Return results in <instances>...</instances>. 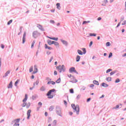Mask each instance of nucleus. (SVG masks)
Returning a JSON list of instances; mask_svg holds the SVG:
<instances>
[{"label": "nucleus", "instance_id": "nucleus-58", "mask_svg": "<svg viewBox=\"0 0 126 126\" xmlns=\"http://www.w3.org/2000/svg\"><path fill=\"white\" fill-rule=\"evenodd\" d=\"M38 104L40 105V107H41V106L42 105V103L41 102H38Z\"/></svg>", "mask_w": 126, "mask_h": 126}, {"label": "nucleus", "instance_id": "nucleus-11", "mask_svg": "<svg viewBox=\"0 0 126 126\" xmlns=\"http://www.w3.org/2000/svg\"><path fill=\"white\" fill-rule=\"evenodd\" d=\"M37 28H38L39 29H40L41 30H44L43 26L40 24H37Z\"/></svg>", "mask_w": 126, "mask_h": 126}, {"label": "nucleus", "instance_id": "nucleus-40", "mask_svg": "<svg viewBox=\"0 0 126 126\" xmlns=\"http://www.w3.org/2000/svg\"><path fill=\"white\" fill-rule=\"evenodd\" d=\"M57 120H54V122L53 123V124L54 125V126H56L57 125Z\"/></svg>", "mask_w": 126, "mask_h": 126}, {"label": "nucleus", "instance_id": "nucleus-3", "mask_svg": "<svg viewBox=\"0 0 126 126\" xmlns=\"http://www.w3.org/2000/svg\"><path fill=\"white\" fill-rule=\"evenodd\" d=\"M71 107L73 110H75L77 115L79 114V105L74 104L73 103L71 104Z\"/></svg>", "mask_w": 126, "mask_h": 126}, {"label": "nucleus", "instance_id": "nucleus-45", "mask_svg": "<svg viewBox=\"0 0 126 126\" xmlns=\"http://www.w3.org/2000/svg\"><path fill=\"white\" fill-rule=\"evenodd\" d=\"M26 41V38L23 37V44H24Z\"/></svg>", "mask_w": 126, "mask_h": 126}, {"label": "nucleus", "instance_id": "nucleus-39", "mask_svg": "<svg viewBox=\"0 0 126 126\" xmlns=\"http://www.w3.org/2000/svg\"><path fill=\"white\" fill-rule=\"evenodd\" d=\"M106 45L107 47H109L110 46V43L109 42H106Z\"/></svg>", "mask_w": 126, "mask_h": 126}, {"label": "nucleus", "instance_id": "nucleus-7", "mask_svg": "<svg viewBox=\"0 0 126 126\" xmlns=\"http://www.w3.org/2000/svg\"><path fill=\"white\" fill-rule=\"evenodd\" d=\"M31 112H32V110L31 109H29L28 111V112H27V119H30V117L31 116Z\"/></svg>", "mask_w": 126, "mask_h": 126}, {"label": "nucleus", "instance_id": "nucleus-61", "mask_svg": "<svg viewBox=\"0 0 126 126\" xmlns=\"http://www.w3.org/2000/svg\"><path fill=\"white\" fill-rule=\"evenodd\" d=\"M55 9H53L51 10V12H52V13L55 12Z\"/></svg>", "mask_w": 126, "mask_h": 126}, {"label": "nucleus", "instance_id": "nucleus-54", "mask_svg": "<svg viewBox=\"0 0 126 126\" xmlns=\"http://www.w3.org/2000/svg\"><path fill=\"white\" fill-rule=\"evenodd\" d=\"M54 75H58V72H57V71H56V70H55V71H54Z\"/></svg>", "mask_w": 126, "mask_h": 126}, {"label": "nucleus", "instance_id": "nucleus-49", "mask_svg": "<svg viewBox=\"0 0 126 126\" xmlns=\"http://www.w3.org/2000/svg\"><path fill=\"white\" fill-rule=\"evenodd\" d=\"M119 108V105H116V106H115V107H114L113 109H118Z\"/></svg>", "mask_w": 126, "mask_h": 126}, {"label": "nucleus", "instance_id": "nucleus-51", "mask_svg": "<svg viewBox=\"0 0 126 126\" xmlns=\"http://www.w3.org/2000/svg\"><path fill=\"white\" fill-rule=\"evenodd\" d=\"M20 124L18 123H15L13 126H19Z\"/></svg>", "mask_w": 126, "mask_h": 126}, {"label": "nucleus", "instance_id": "nucleus-23", "mask_svg": "<svg viewBox=\"0 0 126 126\" xmlns=\"http://www.w3.org/2000/svg\"><path fill=\"white\" fill-rule=\"evenodd\" d=\"M20 119H19V118H18L17 119H15L14 120V122H16L15 123H17V124L19 123L20 122Z\"/></svg>", "mask_w": 126, "mask_h": 126}, {"label": "nucleus", "instance_id": "nucleus-15", "mask_svg": "<svg viewBox=\"0 0 126 126\" xmlns=\"http://www.w3.org/2000/svg\"><path fill=\"white\" fill-rule=\"evenodd\" d=\"M48 38L51 39V40H55V41H58V38L57 37H48Z\"/></svg>", "mask_w": 126, "mask_h": 126}, {"label": "nucleus", "instance_id": "nucleus-19", "mask_svg": "<svg viewBox=\"0 0 126 126\" xmlns=\"http://www.w3.org/2000/svg\"><path fill=\"white\" fill-rule=\"evenodd\" d=\"M10 71L7 70L4 74V77H7L8 75V74H10Z\"/></svg>", "mask_w": 126, "mask_h": 126}, {"label": "nucleus", "instance_id": "nucleus-10", "mask_svg": "<svg viewBox=\"0 0 126 126\" xmlns=\"http://www.w3.org/2000/svg\"><path fill=\"white\" fill-rule=\"evenodd\" d=\"M12 87H13V82L12 81H11L7 86V88L10 89V88H12Z\"/></svg>", "mask_w": 126, "mask_h": 126}, {"label": "nucleus", "instance_id": "nucleus-4", "mask_svg": "<svg viewBox=\"0 0 126 126\" xmlns=\"http://www.w3.org/2000/svg\"><path fill=\"white\" fill-rule=\"evenodd\" d=\"M56 113L59 115V116H61V114H62V108L60 107V106H57L56 107Z\"/></svg>", "mask_w": 126, "mask_h": 126}, {"label": "nucleus", "instance_id": "nucleus-62", "mask_svg": "<svg viewBox=\"0 0 126 126\" xmlns=\"http://www.w3.org/2000/svg\"><path fill=\"white\" fill-rule=\"evenodd\" d=\"M91 100V98H89L87 99V102H89Z\"/></svg>", "mask_w": 126, "mask_h": 126}, {"label": "nucleus", "instance_id": "nucleus-13", "mask_svg": "<svg viewBox=\"0 0 126 126\" xmlns=\"http://www.w3.org/2000/svg\"><path fill=\"white\" fill-rule=\"evenodd\" d=\"M51 84L53 85H54L56 84V82L55 81H51L48 82V83H47L48 85H50Z\"/></svg>", "mask_w": 126, "mask_h": 126}, {"label": "nucleus", "instance_id": "nucleus-37", "mask_svg": "<svg viewBox=\"0 0 126 126\" xmlns=\"http://www.w3.org/2000/svg\"><path fill=\"white\" fill-rule=\"evenodd\" d=\"M116 73V71H113L110 72V75H114Z\"/></svg>", "mask_w": 126, "mask_h": 126}, {"label": "nucleus", "instance_id": "nucleus-14", "mask_svg": "<svg viewBox=\"0 0 126 126\" xmlns=\"http://www.w3.org/2000/svg\"><path fill=\"white\" fill-rule=\"evenodd\" d=\"M55 109V106L54 105H51V106H50L49 110L50 111H52L54 110Z\"/></svg>", "mask_w": 126, "mask_h": 126}, {"label": "nucleus", "instance_id": "nucleus-63", "mask_svg": "<svg viewBox=\"0 0 126 126\" xmlns=\"http://www.w3.org/2000/svg\"><path fill=\"white\" fill-rule=\"evenodd\" d=\"M80 98V95H79V94L78 95V96H77V99H79Z\"/></svg>", "mask_w": 126, "mask_h": 126}, {"label": "nucleus", "instance_id": "nucleus-5", "mask_svg": "<svg viewBox=\"0 0 126 126\" xmlns=\"http://www.w3.org/2000/svg\"><path fill=\"white\" fill-rule=\"evenodd\" d=\"M57 69H58L60 73H61L62 71H64L65 66L64 65H62V66L59 65L57 67Z\"/></svg>", "mask_w": 126, "mask_h": 126}, {"label": "nucleus", "instance_id": "nucleus-42", "mask_svg": "<svg viewBox=\"0 0 126 126\" xmlns=\"http://www.w3.org/2000/svg\"><path fill=\"white\" fill-rule=\"evenodd\" d=\"M112 71V69L109 68V69H107V70H106V73H109V72H110V71Z\"/></svg>", "mask_w": 126, "mask_h": 126}, {"label": "nucleus", "instance_id": "nucleus-9", "mask_svg": "<svg viewBox=\"0 0 126 126\" xmlns=\"http://www.w3.org/2000/svg\"><path fill=\"white\" fill-rule=\"evenodd\" d=\"M69 72L72 73L74 72L75 73H77V71L75 70V68L74 67H72L69 69Z\"/></svg>", "mask_w": 126, "mask_h": 126}, {"label": "nucleus", "instance_id": "nucleus-33", "mask_svg": "<svg viewBox=\"0 0 126 126\" xmlns=\"http://www.w3.org/2000/svg\"><path fill=\"white\" fill-rule=\"evenodd\" d=\"M96 33H90V36H96Z\"/></svg>", "mask_w": 126, "mask_h": 126}, {"label": "nucleus", "instance_id": "nucleus-31", "mask_svg": "<svg viewBox=\"0 0 126 126\" xmlns=\"http://www.w3.org/2000/svg\"><path fill=\"white\" fill-rule=\"evenodd\" d=\"M13 20H10L7 22V25H10L12 23Z\"/></svg>", "mask_w": 126, "mask_h": 126}, {"label": "nucleus", "instance_id": "nucleus-1", "mask_svg": "<svg viewBox=\"0 0 126 126\" xmlns=\"http://www.w3.org/2000/svg\"><path fill=\"white\" fill-rule=\"evenodd\" d=\"M28 98V95L27 94H25V97L23 100V102H24V103H23V104H22V107H25L26 106V108L27 109L29 108L30 106H31V103H28L27 104V103H25L27 101Z\"/></svg>", "mask_w": 126, "mask_h": 126}, {"label": "nucleus", "instance_id": "nucleus-34", "mask_svg": "<svg viewBox=\"0 0 126 126\" xmlns=\"http://www.w3.org/2000/svg\"><path fill=\"white\" fill-rule=\"evenodd\" d=\"M30 72H32L33 71V66H31L29 69Z\"/></svg>", "mask_w": 126, "mask_h": 126}, {"label": "nucleus", "instance_id": "nucleus-32", "mask_svg": "<svg viewBox=\"0 0 126 126\" xmlns=\"http://www.w3.org/2000/svg\"><path fill=\"white\" fill-rule=\"evenodd\" d=\"M83 54H85L86 53V49L85 48L82 49Z\"/></svg>", "mask_w": 126, "mask_h": 126}, {"label": "nucleus", "instance_id": "nucleus-46", "mask_svg": "<svg viewBox=\"0 0 126 126\" xmlns=\"http://www.w3.org/2000/svg\"><path fill=\"white\" fill-rule=\"evenodd\" d=\"M63 102H64V104L65 105V106H67V102L66 100H63Z\"/></svg>", "mask_w": 126, "mask_h": 126}, {"label": "nucleus", "instance_id": "nucleus-6", "mask_svg": "<svg viewBox=\"0 0 126 126\" xmlns=\"http://www.w3.org/2000/svg\"><path fill=\"white\" fill-rule=\"evenodd\" d=\"M32 36L34 38H36L39 36H40V33L37 31H34L32 33Z\"/></svg>", "mask_w": 126, "mask_h": 126}, {"label": "nucleus", "instance_id": "nucleus-36", "mask_svg": "<svg viewBox=\"0 0 126 126\" xmlns=\"http://www.w3.org/2000/svg\"><path fill=\"white\" fill-rule=\"evenodd\" d=\"M0 47H1V49H3L4 48V47H5V46H4V44H0Z\"/></svg>", "mask_w": 126, "mask_h": 126}, {"label": "nucleus", "instance_id": "nucleus-56", "mask_svg": "<svg viewBox=\"0 0 126 126\" xmlns=\"http://www.w3.org/2000/svg\"><path fill=\"white\" fill-rule=\"evenodd\" d=\"M48 45L47 44H45V49H47L48 48Z\"/></svg>", "mask_w": 126, "mask_h": 126}, {"label": "nucleus", "instance_id": "nucleus-28", "mask_svg": "<svg viewBox=\"0 0 126 126\" xmlns=\"http://www.w3.org/2000/svg\"><path fill=\"white\" fill-rule=\"evenodd\" d=\"M19 79H17V80H16V81L15 82V86H17V85H18V84L19 83Z\"/></svg>", "mask_w": 126, "mask_h": 126}, {"label": "nucleus", "instance_id": "nucleus-35", "mask_svg": "<svg viewBox=\"0 0 126 126\" xmlns=\"http://www.w3.org/2000/svg\"><path fill=\"white\" fill-rule=\"evenodd\" d=\"M86 89V88L85 87L83 86L81 88V91H85Z\"/></svg>", "mask_w": 126, "mask_h": 126}, {"label": "nucleus", "instance_id": "nucleus-57", "mask_svg": "<svg viewBox=\"0 0 126 126\" xmlns=\"http://www.w3.org/2000/svg\"><path fill=\"white\" fill-rule=\"evenodd\" d=\"M103 3H104L105 4L107 3H108V0H105L103 1Z\"/></svg>", "mask_w": 126, "mask_h": 126}, {"label": "nucleus", "instance_id": "nucleus-64", "mask_svg": "<svg viewBox=\"0 0 126 126\" xmlns=\"http://www.w3.org/2000/svg\"><path fill=\"white\" fill-rule=\"evenodd\" d=\"M126 24V21H125L123 23H122V25H125Z\"/></svg>", "mask_w": 126, "mask_h": 126}, {"label": "nucleus", "instance_id": "nucleus-21", "mask_svg": "<svg viewBox=\"0 0 126 126\" xmlns=\"http://www.w3.org/2000/svg\"><path fill=\"white\" fill-rule=\"evenodd\" d=\"M62 43H63V44H64V45H67V44H68L67 42L66 41H65V40H62Z\"/></svg>", "mask_w": 126, "mask_h": 126}, {"label": "nucleus", "instance_id": "nucleus-43", "mask_svg": "<svg viewBox=\"0 0 126 126\" xmlns=\"http://www.w3.org/2000/svg\"><path fill=\"white\" fill-rule=\"evenodd\" d=\"M120 79L119 78H117L116 79L115 83H117L120 82Z\"/></svg>", "mask_w": 126, "mask_h": 126}, {"label": "nucleus", "instance_id": "nucleus-24", "mask_svg": "<svg viewBox=\"0 0 126 126\" xmlns=\"http://www.w3.org/2000/svg\"><path fill=\"white\" fill-rule=\"evenodd\" d=\"M40 91H42V92H44L45 91V87H44V86H42L40 88Z\"/></svg>", "mask_w": 126, "mask_h": 126}, {"label": "nucleus", "instance_id": "nucleus-47", "mask_svg": "<svg viewBox=\"0 0 126 126\" xmlns=\"http://www.w3.org/2000/svg\"><path fill=\"white\" fill-rule=\"evenodd\" d=\"M53 59H54L53 57H51V59L49 60V63H51Z\"/></svg>", "mask_w": 126, "mask_h": 126}, {"label": "nucleus", "instance_id": "nucleus-17", "mask_svg": "<svg viewBox=\"0 0 126 126\" xmlns=\"http://www.w3.org/2000/svg\"><path fill=\"white\" fill-rule=\"evenodd\" d=\"M76 62H78L80 60V56L77 55L76 58Z\"/></svg>", "mask_w": 126, "mask_h": 126}, {"label": "nucleus", "instance_id": "nucleus-16", "mask_svg": "<svg viewBox=\"0 0 126 126\" xmlns=\"http://www.w3.org/2000/svg\"><path fill=\"white\" fill-rule=\"evenodd\" d=\"M53 44H54L56 46H59L60 43L57 41H54Z\"/></svg>", "mask_w": 126, "mask_h": 126}, {"label": "nucleus", "instance_id": "nucleus-48", "mask_svg": "<svg viewBox=\"0 0 126 126\" xmlns=\"http://www.w3.org/2000/svg\"><path fill=\"white\" fill-rule=\"evenodd\" d=\"M50 23H52V24H55V22L54 20H50Z\"/></svg>", "mask_w": 126, "mask_h": 126}, {"label": "nucleus", "instance_id": "nucleus-25", "mask_svg": "<svg viewBox=\"0 0 126 126\" xmlns=\"http://www.w3.org/2000/svg\"><path fill=\"white\" fill-rule=\"evenodd\" d=\"M102 86L104 87H108V85H107V84H106L105 83H102Z\"/></svg>", "mask_w": 126, "mask_h": 126}, {"label": "nucleus", "instance_id": "nucleus-18", "mask_svg": "<svg viewBox=\"0 0 126 126\" xmlns=\"http://www.w3.org/2000/svg\"><path fill=\"white\" fill-rule=\"evenodd\" d=\"M77 52H78V54L80 55H83V52H82V51H81V50H80L79 49H78L77 50Z\"/></svg>", "mask_w": 126, "mask_h": 126}, {"label": "nucleus", "instance_id": "nucleus-12", "mask_svg": "<svg viewBox=\"0 0 126 126\" xmlns=\"http://www.w3.org/2000/svg\"><path fill=\"white\" fill-rule=\"evenodd\" d=\"M54 41H52L51 40H48L47 41V43L49 45H51L52 44H54Z\"/></svg>", "mask_w": 126, "mask_h": 126}, {"label": "nucleus", "instance_id": "nucleus-53", "mask_svg": "<svg viewBox=\"0 0 126 126\" xmlns=\"http://www.w3.org/2000/svg\"><path fill=\"white\" fill-rule=\"evenodd\" d=\"M47 49H48V50H53V48L50 46H48Z\"/></svg>", "mask_w": 126, "mask_h": 126}, {"label": "nucleus", "instance_id": "nucleus-30", "mask_svg": "<svg viewBox=\"0 0 126 126\" xmlns=\"http://www.w3.org/2000/svg\"><path fill=\"white\" fill-rule=\"evenodd\" d=\"M61 82V78H59L57 80H56L57 83H60Z\"/></svg>", "mask_w": 126, "mask_h": 126}, {"label": "nucleus", "instance_id": "nucleus-27", "mask_svg": "<svg viewBox=\"0 0 126 126\" xmlns=\"http://www.w3.org/2000/svg\"><path fill=\"white\" fill-rule=\"evenodd\" d=\"M88 23H90V21H85L83 22V25H86V24H88Z\"/></svg>", "mask_w": 126, "mask_h": 126}, {"label": "nucleus", "instance_id": "nucleus-8", "mask_svg": "<svg viewBox=\"0 0 126 126\" xmlns=\"http://www.w3.org/2000/svg\"><path fill=\"white\" fill-rule=\"evenodd\" d=\"M34 70L33 71V74H35L38 72V68H37V65H34Z\"/></svg>", "mask_w": 126, "mask_h": 126}, {"label": "nucleus", "instance_id": "nucleus-29", "mask_svg": "<svg viewBox=\"0 0 126 126\" xmlns=\"http://www.w3.org/2000/svg\"><path fill=\"white\" fill-rule=\"evenodd\" d=\"M111 77H108L106 78V81L108 82L111 81Z\"/></svg>", "mask_w": 126, "mask_h": 126}, {"label": "nucleus", "instance_id": "nucleus-38", "mask_svg": "<svg viewBox=\"0 0 126 126\" xmlns=\"http://www.w3.org/2000/svg\"><path fill=\"white\" fill-rule=\"evenodd\" d=\"M26 34H27L26 32H24L23 38H26Z\"/></svg>", "mask_w": 126, "mask_h": 126}, {"label": "nucleus", "instance_id": "nucleus-41", "mask_svg": "<svg viewBox=\"0 0 126 126\" xmlns=\"http://www.w3.org/2000/svg\"><path fill=\"white\" fill-rule=\"evenodd\" d=\"M71 82H72V83H76V82H77V80L74 79L73 80L71 81Z\"/></svg>", "mask_w": 126, "mask_h": 126}, {"label": "nucleus", "instance_id": "nucleus-55", "mask_svg": "<svg viewBox=\"0 0 126 126\" xmlns=\"http://www.w3.org/2000/svg\"><path fill=\"white\" fill-rule=\"evenodd\" d=\"M67 76L69 78H71L72 77V75L71 74H67Z\"/></svg>", "mask_w": 126, "mask_h": 126}, {"label": "nucleus", "instance_id": "nucleus-26", "mask_svg": "<svg viewBox=\"0 0 126 126\" xmlns=\"http://www.w3.org/2000/svg\"><path fill=\"white\" fill-rule=\"evenodd\" d=\"M94 84L96 85H99V82L96 81V80H94L93 81Z\"/></svg>", "mask_w": 126, "mask_h": 126}, {"label": "nucleus", "instance_id": "nucleus-2", "mask_svg": "<svg viewBox=\"0 0 126 126\" xmlns=\"http://www.w3.org/2000/svg\"><path fill=\"white\" fill-rule=\"evenodd\" d=\"M56 92V90L55 89H53L52 90H50L48 92L46 95L48 96V98L49 99H52L55 96L54 93Z\"/></svg>", "mask_w": 126, "mask_h": 126}, {"label": "nucleus", "instance_id": "nucleus-44", "mask_svg": "<svg viewBox=\"0 0 126 126\" xmlns=\"http://www.w3.org/2000/svg\"><path fill=\"white\" fill-rule=\"evenodd\" d=\"M70 93L71 94H73V93H74V90H73V89H70Z\"/></svg>", "mask_w": 126, "mask_h": 126}, {"label": "nucleus", "instance_id": "nucleus-50", "mask_svg": "<svg viewBox=\"0 0 126 126\" xmlns=\"http://www.w3.org/2000/svg\"><path fill=\"white\" fill-rule=\"evenodd\" d=\"M112 56V53L110 52L109 55V58H110Z\"/></svg>", "mask_w": 126, "mask_h": 126}, {"label": "nucleus", "instance_id": "nucleus-20", "mask_svg": "<svg viewBox=\"0 0 126 126\" xmlns=\"http://www.w3.org/2000/svg\"><path fill=\"white\" fill-rule=\"evenodd\" d=\"M57 8L58 9H60L61 8V4L60 3H57L56 4Z\"/></svg>", "mask_w": 126, "mask_h": 126}, {"label": "nucleus", "instance_id": "nucleus-52", "mask_svg": "<svg viewBox=\"0 0 126 126\" xmlns=\"http://www.w3.org/2000/svg\"><path fill=\"white\" fill-rule=\"evenodd\" d=\"M92 44H93V41H91L89 44V46L91 47V46H92Z\"/></svg>", "mask_w": 126, "mask_h": 126}, {"label": "nucleus", "instance_id": "nucleus-59", "mask_svg": "<svg viewBox=\"0 0 126 126\" xmlns=\"http://www.w3.org/2000/svg\"><path fill=\"white\" fill-rule=\"evenodd\" d=\"M69 114L70 116H72V115L73 114V112H72L71 111H70V112H69Z\"/></svg>", "mask_w": 126, "mask_h": 126}, {"label": "nucleus", "instance_id": "nucleus-60", "mask_svg": "<svg viewBox=\"0 0 126 126\" xmlns=\"http://www.w3.org/2000/svg\"><path fill=\"white\" fill-rule=\"evenodd\" d=\"M38 83H39V81H36L35 84L36 85H38Z\"/></svg>", "mask_w": 126, "mask_h": 126}, {"label": "nucleus", "instance_id": "nucleus-22", "mask_svg": "<svg viewBox=\"0 0 126 126\" xmlns=\"http://www.w3.org/2000/svg\"><path fill=\"white\" fill-rule=\"evenodd\" d=\"M36 42L35 40H33V42L32 43L31 48H32L34 47V45Z\"/></svg>", "mask_w": 126, "mask_h": 126}]
</instances>
